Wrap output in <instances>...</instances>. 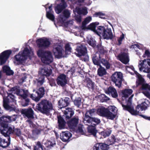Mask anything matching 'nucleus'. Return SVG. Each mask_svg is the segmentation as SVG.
<instances>
[{"mask_svg":"<svg viewBox=\"0 0 150 150\" xmlns=\"http://www.w3.org/2000/svg\"><path fill=\"white\" fill-rule=\"evenodd\" d=\"M133 96L134 94L132 95L128 98L126 105H125L122 104V105L124 110L128 111L132 115H135L139 114L140 110H138L139 108L141 111L147 109L148 106L147 103L148 102L147 101H144L141 104L139 105L136 107V110L135 111L132 105V99Z\"/></svg>","mask_w":150,"mask_h":150,"instance_id":"f257e3e1","label":"nucleus"},{"mask_svg":"<svg viewBox=\"0 0 150 150\" xmlns=\"http://www.w3.org/2000/svg\"><path fill=\"white\" fill-rule=\"evenodd\" d=\"M1 133L5 137H9L10 135L13 133L22 140L23 137L22 136L20 129L17 128L14 129L13 126L7 124H1V127H0Z\"/></svg>","mask_w":150,"mask_h":150,"instance_id":"f03ea898","label":"nucleus"},{"mask_svg":"<svg viewBox=\"0 0 150 150\" xmlns=\"http://www.w3.org/2000/svg\"><path fill=\"white\" fill-rule=\"evenodd\" d=\"M36 108L42 113L48 115L53 108L51 102L47 100H43L36 106Z\"/></svg>","mask_w":150,"mask_h":150,"instance_id":"7ed1b4c3","label":"nucleus"},{"mask_svg":"<svg viewBox=\"0 0 150 150\" xmlns=\"http://www.w3.org/2000/svg\"><path fill=\"white\" fill-rule=\"evenodd\" d=\"M34 53L32 49L30 47H26L23 52H20L15 58L18 63L22 62L28 58L30 59L33 56Z\"/></svg>","mask_w":150,"mask_h":150,"instance_id":"20e7f679","label":"nucleus"},{"mask_svg":"<svg viewBox=\"0 0 150 150\" xmlns=\"http://www.w3.org/2000/svg\"><path fill=\"white\" fill-rule=\"evenodd\" d=\"M78 117L73 118L68 122V125L70 128L72 129V131L76 133H80L83 134V133L82 129L83 126L79 124L77 126L78 123Z\"/></svg>","mask_w":150,"mask_h":150,"instance_id":"39448f33","label":"nucleus"},{"mask_svg":"<svg viewBox=\"0 0 150 150\" xmlns=\"http://www.w3.org/2000/svg\"><path fill=\"white\" fill-rule=\"evenodd\" d=\"M37 55L41 57L42 62L44 64H49L53 60L51 53L49 51L44 52L42 49H39L37 52Z\"/></svg>","mask_w":150,"mask_h":150,"instance_id":"423d86ee","label":"nucleus"},{"mask_svg":"<svg viewBox=\"0 0 150 150\" xmlns=\"http://www.w3.org/2000/svg\"><path fill=\"white\" fill-rule=\"evenodd\" d=\"M92 61L94 65L100 66V63H102L105 66L107 69L109 68L110 65L107 60L101 58L99 53L96 52L93 54L91 56Z\"/></svg>","mask_w":150,"mask_h":150,"instance_id":"0eeeda50","label":"nucleus"},{"mask_svg":"<svg viewBox=\"0 0 150 150\" xmlns=\"http://www.w3.org/2000/svg\"><path fill=\"white\" fill-rule=\"evenodd\" d=\"M52 71V70L48 69L46 66L41 68L39 71L40 77L38 79H36L37 85L38 86L42 85L44 82V77L43 76H49L51 74Z\"/></svg>","mask_w":150,"mask_h":150,"instance_id":"6e6552de","label":"nucleus"},{"mask_svg":"<svg viewBox=\"0 0 150 150\" xmlns=\"http://www.w3.org/2000/svg\"><path fill=\"white\" fill-rule=\"evenodd\" d=\"M3 106L7 110L10 111L14 110L15 109V107H13L11 108L9 106L11 105L10 103L13 102V105H16V100L15 99V96L11 93H8V95L6 98L3 97Z\"/></svg>","mask_w":150,"mask_h":150,"instance_id":"1a4fd4ad","label":"nucleus"},{"mask_svg":"<svg viewBox=\"0 0 150 150\" xmlns=\"http://www.w3.org/2000/svg\"><path fill=\"white\" fill-rule=\"evenodd\" d=\"M97 112L101 116L105 117L111 120L113 119L115 117V114L111 112L107 108L103 106H100L97 110Z\"/></svg>","mask_w":150,"mask_h":150,"instance_id":"9d476101","label":"nucleus"},{"mask_svg":"<svg viewBox=\"0 0 150 150\" xmlns=\"http://www.w3.org/2000/svg\"><path fill=\"white\" fill-rule=\"evenodd\" d=\"M140 71L147 73L150 72V59L140 61L138 65Z\"/></svg>","mask_w":150,"mask_h":150,"instance_id":"9b49d317","label":"nucleus"},{"mask_svg":"<svg viewBox=\"0 0 150 150\" xmlns=\"http://www.w3.org/2000/svg\"><path fill=\"white\" fill-rule=\"evenodd\" d=\"M122 79V75L121 72H115L111 76L112 81L119 88L121 86Z\"/></svg>","mask_w":150,"mask_h":150,"instance_id":"f8f14e48","label":"nucleus"},{"mask_svg":"<svg viewBox=\"0 0 150 150\" xmlns=\"http://www.w3.org/2000/svg\"><path fill=\"white\" fill-rule=\"evenodd\" d=\"M37 43L39 48L45 49L49 47L50 42L48 39L43 37L38 39L37 41Z\"/></svg>","mask_w":150,"mask_h":150,"instance_id":"ddd939ff","label":"nucleus"},{"mask_svg":"<svg viewBox=\"0 0 150 150\" xmlns=\"http://www.w3.org/2000/svg\"><path fill=\"white\" fill-rule=\"evenodd\" d=\"M10 91L12 93H16L17 95L21 96L24 99L26 98L29 95V93L27 90H20L18 89L17 87L12 88L11 89Z\"/></svg>","mask_w":150,"mask_h":150,"instance_id":"4468645a","label":"nucleus"},{"mask_svg":"<svg viewBox=\"0 0 150 150\" xmlns=\"http://www.w3.org/2000/svg\"><path fill=\"white\" fill-rule=\"evenodd\" d=\"M55 57L57 58H60L63 57L64 50L63 48L60 45L55 46L53 50Z\"/></svg>","mask_w":150,"mask_h":150,"instance_id":"2eb2a0df","label":"nucleus"},{"mask_svg":"<svg viewBox=\"0 0 150 150\" xmlns=\"http://www.w3.org/2000/svg\"><path fill=\"white\" fill-rule=\"evenodd\" d=\"M36 93H37L36 95H34L33 94L30 95V97L33 100L36 101H38L45 94V90L44 88L41 87L40 88L38 91H36Z\"/></svg>","mask_w":150,"mask_h":150,"instance_id":"dca6fc26","label":"nucleus"},{"mask_svg":"<svg viewBox=\"0 0 150 150\" xmlns=\"http://www.w3.org/2000/svg\"><path fill=\"white\" fill-rule=\"evenodd\" d=\"M11 53V51L8 50L3 52L0 54V65L4 64Z\"/></svg>","mask_w":150,"mask_h":150,"instance_id":"f3484780","label":"nucleus"},{"mask_svg":"<svg viewBox=\"0 0 150 150\" xmlns=\"http://www.w3.org/2000/svg\"><path fill=\"white\" fill-rule=\"evenodd\" d=\"M76 52L75 54L78 57L84 55L87 52L86 47L84 45L80 44L78 45L76 49Z\"/></svg>","mask_w":150,"mask_h":150,"instance_id":"a211bd4d","label":"nucleus"},{"mask_svg":"<svg viewBox=\"0 0 150 150\" xmlns=\"http://www.w3.org/2000/svg\"><path fill=\"white\" fill-rule=\"evenodd\" d=\"M83 122L86 125H88L87 123H88L89 124H92V125H93V124H95L96 125L99 123L100 122V120L97 118L87 117L84 118Z\"/></svg>","mask_w":150,"mask_h":150,"instance_id":"6ab92c4d","label":"nucleus"},{"mask_svg":"<svg viewBox=\"0 0 150 150\" xmlns=\"http://www.w3.org/2000/svg\"><path fill=\"white\" fill-rule=\"evenodd\" d=\"M16 118V116L13 115L11 116H7L0 118V125L1 127V124H7L8 122L14 121Z\"/></svg>","mask_w":150,"mask_h":150,"instance_id":"aec40b11","label":"nucleus"},{"mask_svg":"<svg viewBox=\"0 0 150 150\" xmlns=\"http://www.w3.org/2000/svg\"><path fill=\"white\" fill-rule=\"evenodd\" d=\"M67 80L66 75L62 74L58 76L57 79V83L58 85L64 86L67 83Z\"/></svg>","mask_w":150,"mask_h":150,"instance_id":"412c9836","label":"nucleus"},{"mask_svg":"<svg viewBox=\"0 0 150 150\" xmlns=\"http://www.w3.org/2000/svg\"><path fill=\"white\" fill-rule=\"evenodd\" d=\"M21 113L24 115L28 118H34V112L33 110L31 108L23 109Z\"/></svg>","mask_w":150,"mask_h":150,"instance_id":"4be33fe9","label":"nucleus"},{"mask_svg":"<svg viewBox=\"0 0 150 150\" xmlns=\"http://www.w3.org/2000/svg\"><path fill=\"white\" fill-rule=\"evenodd\" d=\"M67 6L64 0H61L60 4L57 5V6L55 7V11L57 13L59 14Z\"/></svg>","mask_w":150,"mask_h":150,"instance_id":"5701e85b","label":"nucleus"},{"mask_svg":"<svg viewBox=\"0 0 150 150\" xmlns=\"http://www.w3.org/2000/svg\"><path fill=\"white\" fill-rule=\"evenodd\" d=\"M118 59L123 63L126 64L129 62V59L128 54L126 53H122L119 54Z\"/></svg>","mask_w":150,"mask_h":150,"instance_id":"b1692460","label":"nucleus"},{"mask_svg":"<svg viewBox=\"0 0 150 150\" xmlns=\"http://www.w3.org/2000/svg\"><path fill=\"white\" fill-rule=\"evenodd\" d=\"M71 136V134L69 131L62 132L60 134V138L63 142H67Z\"/></svg>","mask_w":150,"mask_h":150,"instance_id":"393cba45","label":"nucleus"},{"mask_svg":"<svg viewBox=\"0 0 150 150\" xmlns=\"http://www.w3.org/2000/svg\"><path fill=\"white\" fill-rule=\"evenodd\" d=\"M69 98L68 97L65 98L64 99H60L58 102L59 108H62L66 107L69 105Z\"/></svg>","mask_w":150,"mask_h":150,"instance_id":"a878e982","label":"nucleus"},{"mask_svg":"<svg viewBox=\"0 0 150 150\" xmlns=\"http://www.w3.org/2000/svg\"><path fill=\"white\" fill-rule=\"evenodd\" d=\"M77 95L75 94L71 96V98L73 101L74 105L79 107L81 105L82 102L81 99L80 97H77Z\"/></svg>","mask_w":150,"mask_h":150,"instance_id":"bb28decb","label":"nucleus"},{"mask_svg":"<svg viewBox=\"0 0 150 150\" xmlns=\"http://www.w3.org/2000/svg\"><path fill=\"white\" fill-rule=\"evenodd\" d=\"M126 68L127 70L129 71V72H130L129 71L130 69L132 70L134 72V73L138 77V83L139 82V83H142L144 81V79L142 77L141 75L139 74L137 71H135L134 70V68L133 66H131L128 67L127 66Z\"/></svg>","mask_w":150,"mask_h":150,"instance_id":"cd10ccee","label":"nucleus"},{"mask_svg":"<svg viewBox=\"0 0 150 150\" xmlns=\"http://www.w3.org/2000/svg\"><path fill=\"white\" fill-rule=\"evenodd\" d=\"M126 68L127 70L129 71V72H130L129 71L130 69L132 70L134 72V73L138 77V83L139 82V83H142L144 81V79L142 77L141 75L139 74L137 71H135L134 70V68L133 66H131L128 67L127 66Z\"/></svg>","mask_w":150,"mask_h":150,"instance_id":"c85d7f7f","label":"nucleus"},{"mask_svg":"<svg viewBox=\"0 0 150 150\" xmlns=\"http://www.w3.org/2000/svg\"><path fill=\"white\" fill-rule=\"evenodd\" d=\"M74 12L75 14L77 13L79 15L81 14L86 15L88 13L87 8L86 7L83 8H79L76 7L74 10Z\"/></svg>","mask_w":150,"mask_h":150,"instance_id":"c756f323","label":"nucleus"},{"mask_svg":"<svg viewBox=\"0 0 150 150\" xmlns=\"http://www.w3.org/2000/svg\"><path fill=\"white\" fill-rule=\"evenodd\" d=\"M104 39H111L113 37V35L111 29L110 28L105 29L103 35Z\"/></svg>","mask_w":150,"mask_h":150,"instance_id":"7c9ffc66","label":"nucleus"},{"mask_svg":"<svg viewBox=\"0 0 150 150\" xmlns=\"http://www.w3.org/2000/svg\"><path fill=\"white\" fill-rule=\"evenodd\" d=\"M52 4L49 6V11H48L47 10V9L46 8V16L50 20L52 21H54V17L53 15L54 12L52 9ZM45 7L46 8L45 6Z\"/></svg>","mask_w":150,"mask_h":150,"instance_id":"2f4dec72","label":"nucleus"},{"mask_svg":"<svg viewBox=\"0 0 150 150\" xmlns=\"http://www.w3.org/2000/svg\"><path fill=\"white\" fill-rule=\"evenodd\" d=\"M106 93L111 95L112 97L116 98L118 96V94L116 89L113 87H109Z\"/></svg>","mask_w":150,"mask_h":150,"instance_id":"473e14b6","label":"nucleus"},{"mask_svg":"<svg viewBox=\"0 0 150 150\" xmlns=\"http://www.w3.org/2000/svg\"><path fill=\"white\" fill-rule=\"evenodd\" d=\"M96 124H93V125H88L87 128L88 130V133L91 134L95 137H96V134L97 130L95 127Z\"/></svg>","mask_w":150,"mask_h":150,"instance_id":"72a5a7b5","label":"nucleus"},{"mask_svg":"<svg viewBox=\"0 0 150 150\" xmlns=\"http://www.w3.org/2000/svg\"><path fill=\"white\" fill-rule=\"evenodd\" d=\"M105 144L100 143L96 144L93 147L94 150H108Z\"/></svg>","mask_w":150,"mask_h":150,"instance_id":"f704fd0d","label":"nucleus"},{"mask_svg":"<svg viewBox=\"0 0 150 150\" xmlns=\"http://www.w3.org/2000/svg\"><path fill=\"white\" fill-rule=\"evenodd\" d=\"M58 122L59 128L60 129L64 128L66 122L64 119L61 116H58Z\"/></svg>","mask_w":150,"mask_h":150,"instance_id":"c9c22d12","label":"nucleus"},{"mask_svg":"<svg viewBox=\"0 0 150 150\" xmlns=\"http://www.w3.org/2000/svg\"><path fill=\"white\" fill-rule=\"evenodd\" d=\"M74 111L70 108H67L64 111V114L67 118L69 119L74 114Z\"/></svg>","mask_w":150,"mask_h":150,"instance_id":"e433bc0d","label":"nucleus"},{"mask_svg":"<svg viewBox=\"0 0 150 150\" xmlns=\"http://www.w3.org/2000/svg\"><path fill=\"white\" fill-rule=\"evenodd\" d=\"M70 15V13L69 11L67 9L65 10L63 12V15L60 16L61 20L62 21H64L69 17Z\"/></svg>","mask_w":150,"mask_h":150,"instance_id":"4c0bfd02","label":"nucleus"},{"mask_svg":"<svg viewBox=\"0 0 150 150\" xmlns=\"http://www.w3.org/2000/svg\"><path fill=\"white\" fill-rule=\"evenodd\" d=\"M8 137V142L6 141L4 139H1L0 141V146L3 148H5L7 147L10 144L11 141V138L10 137Z\"/></svg>","mask_w":150,"mask_h":150,"instance_id":"58836bf2","label":"nucleus"},{"mask_svg":"<svg viewBox=\"0 0 150 150\" xmlns=\"http://www.w3.org/2000/svg\"><path fill=\"white\" fill-rule=\"evenodd\" d=\"M99 66L100 67L98 69V74L100 76L106 75L107 74L106 69L100 65Z\"/></svg>","mask_w":150,"mask_h":150,"instance_id":"ea45409f","label":"nucleus"},{"mask_svg":"<svg viewBox=\"0 0 150 150\" xmlns=\"http://www.w3.org/2000/svg\"><path fill=\"white\" fill-rule=\"evenodd\" d=\"M92 20V17L89 16L87 17L82 22L81 28L82 29H84L86 28V24L89 23Z\"/></svg>","mask_w":150,"mask_h":150,"instance_id":"a19ab883","label":"nucleus"},{"mask_svg":"<svg viewBox=\"0 0 150 150\" xmlns=\"http://www.w3.org/2000/svg\"><path fill=\"white\" fill-rule=\"evenodd\" d=\"M116 142V139L114 135H112L110 138L108 139L107 141V144H106L107 147L114 144Z\"/></svg>","mask_w":150,"mask_h":150,"instance_id":"79ce46f5","label":"nucleus"},{"mask_svg":"<svg viewBox=\"0 0 150 150\" xmlns=\"http://www.w3.org/2000/svg\"><path fill=\"white\" fill-rule=\"evenodd\" d=\"M133 91L131 89H125L122 92L123 96L122 97L127 98L129 96L131 95Z\"/></svg>","mask_w":150,"mask_h":150,"instance_id":"37998d69","label":"nucleus"},{"mask_svg":"<svg viewBox=\"0 0 150 150\" xmlns=\"http://www.w3.org/2000/svg\"><path fill=\"white\" fill-rule=\"evenodd\" d=\"M105 30V29L104 27L99 26L95 32L98 35H102L103 36Z\"/></svg>","mask_w":150,"mask_h":150,"instance_id":"c03bdc74","label":"nucleus"},{"mask_svg":"<svg viewBox=\"0 0 150 150\" xmlns=\"http://www.w3.org/2000/svg\"><path fill=\"white\" fill-rule=\"evenodd\" d=\"M4 71L8 75H12L13 74V71L11 70L10 68L7 66H5L3 68Z\"/></svg>","mask_w":150,"mask_h":150,"instance_id":"a18cd8bd","label":"nucleus"},{"mask_svg":"<svg viewBox=\"0 0 150 150\" xmlns=\"http://www.w3.org/2000/svg\"><path fill=\"white\" fill-rule=\"evenodd\" d=\"M86 86L89 89L93 90L94 86V84L91 80L88 79L87 80Z\"/></svg>","mask_w":150,"mask_h":150,"instance_id":"49530a36","label":"nucleus"},{"mask_svg":"<svg viewBox=\"0 0 150 150\" xmlns=\"http://www.w3.org/2000/svg\"><path fill=\"white\" fill-rule=\"evenodd\" d=\"M111 132L112 130L110 129L107 128L101 132V134L105 138L109 136L111 134Z\"/></svg>","mask_w":150,"mask_h":150,"instance_id":"de8ad7c7","label":"nucleus"},{"mask_svg":"<svg viewBox=\"0 0 150 150\" xmlns=\"http://www.w3.org/2000/svg\"><path fill=\"white\" fill-rule=\"evenodd\" d=\"M131 48L135 50L137 48H138L139 50L141 49L142 50H144L145 49V47L143 46L142 45L138 44L132 45L131 46Z\"/></svg>","mask_w":150,"mask_h":150,"instance_id":"09e8293b","label":"nucleus"},{"mask_svg":"<svg viewBox=\"0 0 150 150\" xmlns=\"http://www.w3.org/2000/svg\"><path fill=\"white\" fill-rule=\"evenodd\" d=\"M99 23L98 22L93 23H91L88 26V28L95 32L96 31V26L98 25Z\"/></svg>","mask_w":150,"mask_h":150,"instance_id":"8fccbe9b","label":"nucleus"},{"mask_svg":"<svg viewBox=\"0 0 150 150\" xmlns=\"http://www.w3.org/2000/svg\"><path fill=\"white\" fill-rule=\"evenodd\" d=\"M138 84L142 85V88L143 90H150V85H149L148 84L145 83L144 80L143 82L142 83L139 82Z\"/></svg>","mask_w":150,"mask_h":150,"instance_id":"3c124183","label":"nucleus"},{"mask_svg":"<svg viewBox=\"0 0 150 150\" xmlns=\"http://www.w3.org/2000/svg\"><path fill=\"white\" fill-rule=\"evenodd\" d=\"M44 144L45 146L48 148H49L51 146H53L55 144V141L54 140L52 141H47L46 142L44 143Z\"/></svg>","mask_w":150,"mask_h":150,"instance_id":"603ef678","label":"nucleus"},{"mask_svg":"<svg viewBox=\"0 0 150 150\" xmlns=\"http://www.w3.org/2000/svg\"><path fill=\"white\" fill-rule=\"evenodd\" d=\"M87 42L89 45L93 47H94L96 45V41L93 38H90V39L88 38Z\"/></svg>","mask_w":150,"mask_h":150,"instance_id":"864d4df0","label":"nucleus"},{"mask_svg":"<svg viewBox=\"0 0 150 150\" xmlns=\"http://www.w3.org/2000/svg\"><path fill=\"white\" fill-rule=\"evenodd\" d=\"M99 98L102 102H106L109 100V98L104 94H101Z\"/></svg>","mask_w":150,"mask_h":150,"instance_id":"5fc2aeb1","label":"nucleus"},{"mask_svg":"<svg viewBox=\"0 0 150 150\" xmlns=\"http://www.w3.org/2000/svg\"><path fill=\"white\" fill-rule=\"evenodd\" d=\"M95 112V110L94 109H90L87 111L85 114L84 117H90L88 116L89 114L91 116H92Z\"/></svg>","mask_w":150,"mask_h":150,"instance_id":"6e6d98bb","label":"nucleus"},{"mask_svg":"<svg viewBox=\"0 0 150 150\" xmlns=\"http://www.w3.org/2000/svg\"><path fill=\"white\" fill-rule=\"evenodd\" d=\"M34 150H43L42 146L39 142H38L36 146L34 147Z\"/></svg>","mask_w":150,"mask_h":150,"instance_id":"4d7b16f0","label":"nucleus"},{"mask_svg":"<svg viewBox=\"0 0 150 150\" xmlns=\"http://www.w3.org/2000/svg\"><path fill=\"white\" fill-rule=\"evenodd\" d=\"M65 49L66 53L69 54L71 52V48L69 43L66 44L65 46Z\"/></svg>","mask_w":150,"mask_h":150,"instance_id":"13d9d810","label":"nucleus"},{"mask_svg":"<svg viewBox=\"0 0 150 150\" xmlns=\"http://www.w3.org/2000/svg\"><path fill=\"white\" fill-rule=\"evenodd\" d=\"M107 109L109 110V111H110L111 112H112L113 114L114 113L113 112H115L117 111L116 108L114 106H109Z\"/></svg>","mask_w":150,"mask_h":150,"instance_id":"bf43d9fd","label":"nucleus"},{"mask_svg":"<svg viewBox=\"0 0 150 150\" xmlns=\"http://www.w3.org/2000/svg\"><path fill=\"white\" fill-rule=\"evenodd\" d=\"M143 90L142 93L147 97L150 98V93L148 91V90H143Z\"/></svg>","mask_w":150,"mask_h":150,"instance_id":"052dcab7","label":"nucleus"},{"mask_svg":"<svg viewBox=\"0 0 150 150\" xmlns=\"http://www.w3.org/2000/svg\"><path fill=\"white\" fill-rule=\"evenodd\" d=\"M125 35L123 33L120 36V37L118 39L119 45L121 44L124 38Z\"/></svg>","mask_w":150,"mask_h":150,"instance_id":"680f3d73","label":"nucleus"},{"mask_svg":"<svg viewBox=\"0 0 150 150\" xmlns=\"http://www.w3.org/2000/svg\"><path fill=\"white\" fill-rule=\"evenodd\" d=\"M145 50L144 54L143 56L144 57H150V53L148 50H146L145 49L144 50Z\"/></svg>","mask_w":150,"mask_h":150,"instance_id":"e2e57ef3","label":"nucleus"},{"mask_svg":"<svg viewBox=\"0 0 150 150\" xmlns=\"http://www.w3.org/2000/svg\"><path fill=\"white\" fill-rule=\"evenodd\" d=\"M25 103L23 101L21 103L22 105L24 107L28 105L29 100L28 99H25Z\"/></svg>","mask_w":150,"mask_h":150,"instance_id":"0e129e2a","label":"nucleus"},{"mask_svg":"<svg viewBox=\"0 0 150 150\" xmlns=\"http://www.w3.org/2000/svg\"><path fill=\"white\" fill-rule=\"evenodd\" d=\"M81 56H83V60L84 62H86L88 60L89 57L88 56L87 54V52L85 54V55H82Z\"/></svg>","mask_w":150,"mask_h":150,"instance_id":"69168bd1","label":"nucleus"},{"mask_svg":"<svg viewBox=\"0 0 150 150\" xmlns=\"http://www.w3.org/2000/svg\"><path fill=\"white\" fill-rule=\"evenodd\" d=\"M75 18L77 23H79L81 22V17L79 15L75 16Z\"/></svg>","mask_w":150,"mask_h":150,"instance_id":"338daca9","label":"nucleus"},{"mask_svg":"<svg viewBox=\"0 0 150 150\" xmlns=\"http://www.w3.org/2000/svg\"><path fill=\"white\" fill-rule=\"evenodd\" d=\"M96 17L99 16V17H100V16H105V14L101 12H98L96 13H95L94 15Z\"/></svg>","mask_w":150,"mask_h":150,"instance_id":"774afa93","label":"nucleus"}]
</instances>
